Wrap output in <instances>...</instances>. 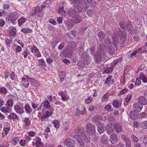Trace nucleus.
Here are the masks:
<instances>
[{"instance_id": "obj_1", "label": "nucleus", "mask_w": 147, "mask_h": 147, "mask_svg": "<svg viewBox=\"0 0 147 147\" xmlns=\"http://www.w3.org/2000/svg\"><path fill=\"white\" fill-rule=\"evenodd\" d=\"M75 132L76 134H77V135L76 134L74 135V137L76 139L78 144L81 146H83L84 145V143L80 136H81L86 142H90L91 138L94 141H96L99 138L98 136H96L95 133H94V136L93 137L89 136V138H88L85 136V131L83 128H81L79 129H77Z\"/></svg>"}, {"instance_id": "obj_2", "label": "nucleus", "mask_w": 147, "mask_h": 147, "mask_svg": "<svg viewBox=\"0 0 147 147\" xmlns=\"http://www.w3.org/2000/svg\"><path fill=\"white\" fill-rule=\"evenodd\" d=\"M86 130L89 136L92 137L94 136L95 133V128L94 125L91 123H88L86 126Z\"/></svg>"}, {"instance_id": "obj_3", "label": "nucleus", "mask_w": 147, "mask_h": 147, "mask_svg": "<svg viewBox=\"0 0 147 147\" xmlns=\"http://www.w3.org/2000/svg\"><path fill=\"white\" fill-rule=\"evenodd\" d=\"M64 144L67 147H74L75 145L74 141L70 138L66 139L64 142Z\"/></svg>"}, {"instance_id": "obj_4", "label": "nucleus", "mask_w": 147, "mask_h": 147, "mask_svg": "<svg viewBox=\"0 0 147 147\" xmlns=\"http://www.w3.org/2000/svg\"><path fill=\"white\" fill-rule=\"evenodd\" d=\"M118 33L121 40L123 41V42L126 40V34L125 31H122L121 29H119L118 31Z\"/></svg>"}, {"instance_id": "obj_5", "label": "nucleus", "mask_w": 147, "mask_h": 147, "mask_svg": "<svg viewBox=\"0 0 147 147\" xmlns=\"http://www.w3.org/2000/svg\"><path fill=\"white\" fill-rule=\"evenodd\" d=\"M130 118L133 120H135L138 118L139 115L138 112L136 111H131L129 113Z\"/></svg>"}, {"instance_id": "obj_6", "label": "nucleus", "mask_w": 147, "mask_h": 147, "mask_svg": "<svg viewBox=\"0 0 147 147\" xmlns=\"http://www.w3.org/2000/svg\"><path fill=\"white\" fill-rule=\"evenodd\" d=\"M114 127V125L111 123H109L107 124L106 128L109 135H110L113 133Z\"/></svg>"}, {"instance_id": "obj_7", "label": "nucleus", "mask_w": 147, "mask_h": 147, "mask_svg": "<svg viewBox=\"0 0 147 147\" xmlns=\"http://www.w3.org/2000/svg\"><path fill=\"white\" fill-rule=\"evenodd\" d=\"M104 53H101L100 52H97L95 54V63H98L101 61L102 60V55H103Z\"/></svg>"}, {"instance_id": "obj_8", "label": "nucleus", "mask_w": 147, "mask_h": 147, "mask_svg": "<svg viewBox=\"0 0 147 147\" xmlns=\"http://www.w3.org/2000/svg\"><path fill=\"white\" fill-rule=\"evenodd\" d=\"M9 19L13 21L16 20L19 17V14L17 12H13L10 14Z\"/></svg>"}, {"instance_id": "obj_9", "label": "nucleus", "mask_w": 147, "mask_h": 147, "mask_svg": "<svg viewBox=\"0 0 147 147\" xmlns=\"http://www.w3.org/2000/svg\"><path fill=\"white\" fill-rule=\"evenodd\" d=\"M26 78L28 79L31 82L32 85L33 86L38 87L40 85L39 83L36 80L32 78H30L28 76H26Z\"/></svg>"}, {"instance_id": "obj_10", "label": "nucleus", "mask_w": 147, "mask_h": 147, "mask_svg": "<svg viewBox=\"0 0 147 147\" xmlns=\"http://www.w3.org/2000/svg\"><path fill=\"white\" fill-rule=\"evenodd\" d=\"M64 7V4L63 3H61L59 5V9L58 13H59L61 14L63 16L65 17L66 16V13L65 11H64L63 8Z\"/></svg>"}, {"instance_id": "obj_11", "label": "nucleus", "mask_w": 147, "mask_h": 147, "mask_svg": "<svg viewBox=\"0 0 147 147\" xmlns=\"http://www.w3.org/2000/svg\"><path fill=\"white\" fill-rule=\"evenodd\" d=\"M110 141L113 144L117 143L118 141V138L117 134H113L110 136Z\"/></svg>"}, {"instance_id": "obj_12", "label": "nucleus", "mask_w": 147, "mask_h": 147, "mask_svg": "<svg viewBox=\"0 0 147 147\" xmlns=\"http://www.w3.org/2000/svg\"><path fill=\"white\" fill-rule=\"evenodd\" d=\"M112 39L113 41V43L115 47L117 46V44H118L119 42V38L117 32L115 33L112 37Z\"/></svg>"}, {"instance_id": "obj_13", "label": "nucleus", "mask_w": 147, "mask_h": 147, "mask_svg": "<svg viewBox=\"0 0 147 147\" xmlns=\"http://www.w3.org/2000/svg\"><path fill=\"white\" fill-rule=\"evenodd\" d=\"M134 108L138 112H140L143 108V105L141 103L139 102L135 103L133 105Z\"/></svg>"}, {"instance_id": "obj_14", "label": "nucleus", "mask_w": 147, "mask_h": 147, "mask_svg": "<svg viewBox=\"0 0 147 147\" xmlns=\"http://www.w3.org/2000/svg\"><path fill=\"white\" fill-rule=\"evenodd\" d=\"M72 20L74 23L77 24L80 22L82 20V18L80 16L76 15L73 17Z\"/></svg>"}, {"instance_id": "obj_15", "label": "nucleus", "mask_w": 147, "mask_h": 147, "mask_svg": "<svg viewBox=\"0 0 147 147\" xmlns=\"http://www.w3.org/2000/svg\"><path fill=\"white\" fill-rule=\"evenodd\" d=\"M9 34L11 36H13L16 35V28L14 26H11L8 28Z\"/></svg>"}, {"instance_id": "obj_16", "label": "nucleus", "mask_w": 147, "mask_h": 147, "mask_svg": "<svg viewBox=\"0 0 147 147\" xmlns=\"http://www.w3.org/2000/svg\"><path fill=\"white\" fill-rule=\"evenodd\" d=\"M14 109L17 113L21 114L24 112L23 107H20L18 105H16L14 107Z\"/></svg>"}, {"instance_id": "obj_17", "label": "nucleus", "mask_w": 147, "mask_h": 147, "mask_svg": "<svg viewBox=\"0 0 147 147\" xmlns=\"http://www.w3.org/2000/svg\"><path fill=\"white\" fill-rule=\"evenodd\" d=\"M114 125L115 130L117 133H120L122 131L123 128L121 124L119 123H116Z\"/></svg>"}, {"instance_id": "obj_18", "label": "nucleus", "mask_w": 147, "mask_h": 147, "mask_svg": "<svg viewBox=\"0 0 147 147\" xmlns=\"http://www.w3.org/2000/svg\"><path fill=\"white\" fill-rule=\"evenodd\" d=\"M105 129V126L103 124L100 123L97 126V130L100 134H102L104 132Z\"/></svg>"}, {"instance_id": "obj_19", "label": "nucleus", "mask_w": 147, "mask_h": 147, "mask_svg": "<svg viewBox=\"0 0 147 147\" xmlns=\"http://www.w3.org/2000/svg\"><path fill=\"white\" fill-rule=\"evenodd\" d=\"M138 101L142 105H146L147 104V100L146 98L143 96H141L138 98Z\"/></svg>"}, {"instance_id": "obj_20", "label": "nucleus", "mask_w": 147, "mask_h": 147, "mask_svg": "<svg viewBox=\"0 0 147 147\" xmlns=\"http://www.w3.org/2000/svg\"><path fill=\"white\" fill-rule=\"evenodd\" d=\"M77 13V10L76 8L74 7L73 9L70 8L67 11V14L70 16L73 15Z\"/></svg>"}, {"instance_id": "obj_21", "label": "nucleus", "mask_w": 147, "mask_h": 147, "mask_svg": "<svg viewBox=\"0 0 147 147\" xmlns=\"http://www.w3.org/2000/svg\"><path fill=\"white\" fill-rule=\"evenodd\" d=\"M105 49V45L103 44H100L99 46L98 52H100V53H102V54H104Z\"/></svg>"}, {"instance_id": "obj_22", "label": "nucleus", "mask_w": 147, "mask_h": 147, "mask_svg": "<svg viewBox=\"0 0 147 147\" xmlns=\"http://www.w3.org/2000/svg\"><path fill=\"white\" fill-rule=\"evenodd\" d=\"M22 79L23 86L26 88H27L29 86V80L27 78L26 79L24 77H22Z\"/></svg>"}, {"instance_id": "obj_23", "label": "nucleus", "mask_w": 147, "mask_h": 147, "mask_svg": "<svg viewBox=\"0 0 147 147\" xmlns=\"http://www.w3.org/2000/svg\"><path fill=\"white\" fill-rule=\"evenodd\" d=\"M24 109L26 112L28 113H31L32 111V109L28 104H25L24 106Z\"/></svg>"}, {"instance_id": "obj_24", "label": "nucleus", "mask_w": 147, "mask_h": 147, "mask_svg": "<svg viewBox=\"0 0 147 147\" xmlns=\"http://www.w3.org/2000/svg\"><path fill=\"white\" fill-rule=\"evenodd\" d=\"M74 23L71 20H68L66 22V26L69 28H70L74 25Z\"/></svg>"}, {"instance_id": "obj_25", "label": "nucleus", "mask_w": 147, "mask_h": 147, "mask_svg": "<svg viewBox=\"0 0 147 147\" xmlns=\"http://www.w3.org/2000/svg\"><path fill=\"white\" fill-rule=\"evenodd\" d=\"M112 76L111 75L109 76L107 78L105 81V84H111L113 82V80L112 79Z\"/></svg>"}, {"instance_id": "obj_26", "label": "nucleus", "mask_w": 147, "mask_h": 147, "mask_svg": "<svg viewBox=\"0 0 147 147\" xmlns=\"http://www.w3.org/2000/svg\"><path fill=\"white\" fill-rule=\"evenodd\" d=\"M146 51H147V42L145 43L144 46L142 47L138 50V53H140Z\"/></svg>"}, {"instance_id": "obj_27", "label": "nucleus", "mask_w": 147, "mask_h": 147, "mask_svg": "<svg viewBox=\"0 0 147 147\" xmlns=\"http://www.w3.org/2000/svg\"><path fill=\"white\" fill-rule=\"evenodd\" d=\"M101 117L98 115L94 116L92 118L93 121L96 123H98L99 124L100 123V120Z\"/></svg>"}, {"instance_id": "obj_28", "label": "nucleus", "mask_w": 147, "mask_h": 147, "mask_svg": "<svg viewBox=\"0 0 147 147\" xmlns=\"http://www.w3.org/2000/svg\"><path fill=\"white\" fill-rule=\"evenodd\" d=\"M59 76L60 81L62 82L63 81V79L65 78V72L64 71H61L59 73Z\"/></svg>"}, {"instance_id": "obj_29", "label": "nucleus", "mask_w": 147, "mask_h": 147, "mask_svg": "<svg viewBox=\"0 0 147 147\" xmlns=\"http://www.w3.org/2000/svg\"><path fill=\"white\" fill-rule=\"evenodd\" d=\"M52 115V113L51 112H49L48 111H47L44 114L43 116H42L41 117V119L42 120H45L46 119H47L50 116H51Z\"/></svg>"}, {"instance_id": "obj_30", "label": "nucleus", "mask_w": 147, "mask_h": 147, "mask_svg": "<svg viewBox=\"0 0 147 147\" xmlns=\"http://www.w3.org/2000/svg\"><path fill=\"white\" fill-rule=\"evenodd\" d=\"M38 66H41L43 67H44L46 66L45 61L43 59H42L38 60Z\"/></svg>"}, {"instance_id": "obj_31", "label": "nucleus", "mask_w": 147, "mask_h": 147, "mask_svg": "<svg viewBox=\"0 0 147 147\" xmlns=\"http://www.w3.org/2000/svg\"><path fill=\"white\" fill-rule=\"evenodd\" d=\"M98 36L100 40H102L103 38L105 37V34L102 32H99L98 33Z\"/></svg>"}, {"instance_id": "obj_32", "label": "nucleus", "mask_w": 147, "mask_h": 147, "mask_svg": "<svg viewBox=\"0 0 147 147\" xmlns=\"http://www.w3.org/2000/svg\"><path fill=\"white\" fill-rule=\"evenodd\" d=\"M122 60V59L121 57L115 59L111 63V65L113 66V67H114L118 62L121 61Z\"/></svg>"}, {"instance_id": "obj_33", "label": "nucleus", "mask_w": 147, "mask_h": 147, "mask_svg": "<svg viewBox=\"0 0 147 147\" xmlns=\"http://www.w3.org/2000/svg\"><path fill=\"white\" fill-rule=\"evenodd\" d=\"M105 44L109 46H111L112 45V42L109 37H107L105 40Z\"/></svg>"}, {"instance_id": "obj_34", "label": "nucleus", "mask_w": 147, "mask_h": 147, "mask_svg": "<svg viewBox=\"0 0 147 147\" xmlns=\"http://www.w3.org/2000/svg\"><path fill=\"white\" fill-rule=\"evenodd\" d=\"M42 105H43V106L47 109L49 108L50 106V104L48 100H45Z\"/></svg>"}, {"instance_id": "obj_35", "label": "nucleus", "mask_w": 147, "mask_h": 147, "mask_svg": "<svg viewBox=\"0 0 147 147\" xmlns=\"http://www.w3.org/2000/svg\"><path fill=\"white\" fill-rule=\"evenodd\" d=\"M1 111L5 113H10L11 112V109L7 107H3L1 109Z\"/></svg>"}, {"instance_id": "obj_36", "label": "nucleus", "mask_w": 147, "mask_h": 147, "mask_svg": "<svg viewBox=\"0 0 147 147\" xmlns=\"http://www.w3.org/2000/svg\"><path fill=\"white\" fill-rule=\"evenodd\" d=\"M140 138L141 140L145 144L147 143V135H143L141 136Z\"/></svg>"}, {"instance_id": "obj_37", "label": "nucleus", "mask_w": 147, "mask_h": 147, "mask_svg": "<svg viewBox=\"0 0 147 147\" xmlns=\"http://www.w3.org/2000/svg\"><path fill=\"white\" fill-rule=\"evenodd\" d=\"M24 122H25V126L26 127L29 126L31 123V121L27 117L25 118Z\"/></svg>"}, {"instance_id": "obj_38", "label": "nucleus", "mask_w": 147, "mask_h": 147, "mask_svg": "<svg viewBox=\"0 0 147 147\" xmlns=\"http://www.w3.org/2000/svg\"><path fill=\"white\" fill-rule=\"evenodd\" d=\"M7 117L9 118H10L12 119H16L17 118V115L16 114L13 113L8 115Z\"/></svg>"}, {"instance_id": "obj_39", "label": "nucleus", "mask_w": 147, "mask_h": 147, "mask_svg": "<svg viewBox=\"0 0 147 147\" xmlns=\"http://www.w3.org/2000/svg\"><path fill=\"white\" fill-rule=\"evenodd\" d=\"M9 130L10 129L8 127L5 128L4 129L2 133L3 136V137L7 135Z\"/></svg>"}, {"instance_id": "obj_40", "label": "nucleus", "mask_w": 147, "mask_h": 147, "mask_svg": "<svg viewBox=\"0 0 147 147\" xmlns=\"http://www.w3.org/2000/svg\"><path fill=\"white\" fill-rule=\"evenodd\" d=\"M26 19L24 17L19 19L18 21V24L19 26H21L25 21Z\"/></svg>"}, {"instance_id": "obj_41", "label": "nucleus", "mask_w": 147, "mask_h": 147, "mask_svg": "<svg viewBox=\"0 0 147 147\" xmlns=\"http://www.w3.org/2000/svg\"><path fill=\"white\" fill-rule=\"evenodd\" d=\"M62 99L63 100H66L69 98V96L67 94L63 93L61 94Z\"/></svg>"}, {"instance_id": "obj_42", "label": "nucleus", "mask_w": 147, "mask_h": 147, "mask_svg": "<svg viewBox=\"0 0 147 147\" xmlns=\"http://www.w3.org/2000/svg\"><path fill=\"white\" fill-rule=\"evenodd\" d=\"M119 25L121 28L122 29H125L126 26V24L125 22L123 21H121L119 23Z\"/></svg>"}, {"instance_id": "obj_43", "label": "nucleus", "mask_w": 147, "mask_h": 147, "mask_svg": "<svg viewBox=\"0 0 147 147\" xmlns=\"http://www.w3.org/2000/svg\"><path fill=\"white\" fill-rule=\"evenodd\" d=\"M6 106L8 107H11L13 106V102L12 100L9 99L7 102Z\"/></svg>"}, {"instance_id": "obj_44", "label": "nucleus", "mask_w": 147, "mask_h": 147, "mask_svg": "<svg viewBox=\"0 0 147 147\" xmlns=\"http://www.w3.org/2000/svg\"><path fill=\"white\" fill-rule=\"evenodd\" d=\"M101 141L102 143L104 144H106L107 143V139L104 136L100 138Z\"/></svg>"}, {"instance_id": "obj_45", "label": "nucleus", "mask_w": 147, "mask_h": 147, "mask_svg": "<svg viewBox=\"0 0 147 147\" xmlns=\"http://www.w3.org/2000/svg\"><path fill=\"white\" fill-rule=\"evenodd\" d=\"M21 54L23 55L24 58H26L27 57L28 55L29 54V52L27 50H26L23 51L21 53Z\"/></svg>"}, {"instance_id": "obj_46", "label": "nucleus", "mask_w": 147, "mask_h": 147, "mask_svg": "<svg viewBox=\"0 0 147 147\" xmlns=\"http://www.w3.org/2000/svg\"><path fill=\"white\" fill-rule=\"evenodd\" d=\"M71 2L73 4H81L83 3L82 0H71Z\"/></svg>"}, {"instance_id": "obj_47", "label": "nucleus", "mask_w": 147, "mask_h": 147, "mask_svg": "<svg viewBox=\"0 0 147 147\" xmlns=\"http://www.w3.org/2000/svg\"><path fill=\"white\" fill-rule=\"evenodd\" d=\"M120 104V103L119 101L116 100H114L113 103V106L116 108H118Z\"/></svg>"}, {"instance_id": "obj_48", "label": "nucleus", "mask_w": 147, "mask_h": 147, "mask_svg": "<svg viewBox=\"0 0 147 147\" xmlns=\"http://www.w3.org/2000/svg\"><path fill=\"white\" fill-rule=\"evenodd\" d=\"M66 48L67 49V52L70 53H71L73 52L74 49L72 47L70 46V45L69 46H68L66 47Z\"/></svg>"}, {"instance_id": "obj_49", "label": "nucleus", "mask_w": 147, "mask_h": 147, "mask_svg": "<svg viewBox=\"0 0 147 147\" xmlns=\"http://www.w3.org/2000/svg\"><path fill=\"white\" fill-rule=\"evenodd\" d=\"M31 30V29L28 28H24L21 30V31L25 34L30 32Z\"/></svg>"}, {"instance_id": "obj_50", "label": "nucleus", "mask_w": 147, "mask_h": 147, "mask_svg": "<svg viewBox=\"0 0 147 147\" xmlns=\"http://www.w3.org/2000/svg\"><path fill=\"white\" fill-rule=\"evenodd\" d=\"M113 66L112 65L111 67H109L107 68V69H106L105 70V72L107 73H110V72H111L113 71V69L114 67H113Z\"/></svg>"}, {"instance_id": "obj_51", "label": "nucleus", "mask_w": 147, "mask_h": 147, "mask_svg": "<svg viewBox=\"0 0 147 147\" xmlns=\"http://www.w3.org/2000/svg\"><path fill=\"white\" fill-rule=\"evenodd\" d=\"M126 27L128 30H132L133 28L132 27V24L129 22H127L126 24Z\"/></svg>"}, {"instance_id": "obj_52", "label": "nucleus", "mask_w": 147, "mask_h": 147, "mask_svg": "<svg viewBox=\"0 0 147 147\" xmlns=\"http://www.w3.org/2000/svg\"><path fill=\"white\" fill-rule=\"evenodd\" d=\"M84 65L82 62H79L78 63V68L79 69L83 68L84 67Z\"/></svg>"}, {"instance_id": "obj_53", "label": "nucleus", "mask_w": 147, "mask_h": 147, "mask_svg": "<svg viewBox=\"0 0 147 147\" xmlns=\"http://www.w3.org/2000/svg\"><path fill=\"white\" fill-rule=\"evenodd\" d=\"M74 8H76V10H77V13H80L82 9V8H81L79 5H77L76 7H74Z\"/></svg>"}, {"instance_id": "obj_54", "label": "nucleus", "mask_w": 147, "mask_h": 147, "mask_svg": "<svg viewBox=\"0 0 147 147\" xmlns=\"http://www.w3.org/2000/svg\"><path fill=\"white\" fill-rule=\"evenodd\" d=\"M53 123L54 125V126L56 128H57L59 127V124L58 121L57 120H54L53 122Z\"/></svg>"}, {"instance_id": "obj_55", "label": "nucleus", "mask_w": 147, "mask_h": 147, "mask_svg": "<svg viewBox=\"0 0 147 147\" xmlns=\"http://www.w3.org/2000/svg\"><path fill=\"white\" fill-rule=\"evenodd\" d=\"M95 49L94 47H91L90 48V52L91 54L94 55Z\"/></svg>"}, {"instance_id": "obj_56", "label": "nucleus", "mask_w": 147, "mask_h": 147, "mask_svg": "<svg viewBox=\"0 0 147 147\" xmlns=\"http://www.w3.org/2000/svg\"><path fill=\"white\" fill-rule=\"evenodd\" d=\"M130 138L132 139V140L134 141L135 142H137L138 140V138L136 136L133 135L131 136Z\"/></svg>"}, {"instance_id": "obj_57", "label": "nucleus", "mask_w": 147, "mask_h": 147, "mask_svg": "<svg viewBox=\"0 0 147 147\" xmlns=\"http://www.w3.org/2000/svg\"><path fill=\"white\" fill-rule=\"evenodd\" d=\"M96 107L93 105H91L89 108V110L90 112H92L94 110Z\"/></svg>"}, {"instance_id": "obj_58", "label": "nucleus", "mask_w": 147, "mask_h": 147, "mask_svg": "<svg viewBox=\"0 0 147 147\" xmlns=\"http://www.w3.org/2000/svg\"><path fill=\"white\" fill-rule=\"evenodd\" d=\"M46 61L49 64H51V63H53L54 61L50 57L47 58L46 59Z\"/></svg>"}, {"instance_id": "obj_59", "label": "nucleus", "mask_w": 147, "mask_h": 147, "mask_svg": "<svg viewBox=\"0 0 147 147\" xmlns=\"http://www.w3.org/2000/svg\"><path fill=\"white\" fill-rule=\"evenodd\" d=\"M111 107V106L110 105H107L105 107V109L108 111L110 112L112 110Z\"/></svg>"}, {"instance_id": "obj_60", "label": "nucleus", "mask_w": 147, "mask_h": 147, "mask_svg": "<svg viewBox=\"0 0 147 147\" xmlns=\"http://www.w3.org/2000/svg\"><path fill=\"white\" fill-rule=\"evenodd\" d=\"M142 126L144 129H146L147 127V121H145L142 123Z\"/></svg>"}, {"instance_id": "obj_61", "label": "nucleus", "mask_w": 147, "mask_h": 147, "mask_svg": "<svg viewBox=\"0 0 147 147\" xmlns=\"http://www.w3.org/2000/svg\"><path fill=\"white\" fill-rule=\"evenodd\" d=\"M125 141L127 145V147H130L131 145V142L130 140L128 139H126Z\"/></svg>"}, {"instance_id": "obj_62", "label": "nucleus", "mask_w": 147, "mask_h": 147, "mask_svg": "<svg viewBox=\"0 0 147 147\" xmlns=\"http://www.w3.org/2000/svg\"><path fill=\"white\" fill-rule=\"evenodd\" d=\"M76 43L74 41H72L70 42V46L72 47L73 48H75L76 46Z\"/></svg>"}, {"instance_id": "obj_63", "label": "nucleus", "mask_w": 147, "mask_h": 147, "mask_svg": "<svg viewBox=\"0 0 147 147\" xmlns=\"http://www.w3.org/2000/svg\"><path fill=\"white\" fill-rule=\"evenodd\" d=\"M109 96V95L108 94H106L102 98V100L103 101H105L107 100Z\"/></svg>"}, {"instance_id": "obj_64", "label": "nucleus", "mask_w": 147, "mask_h": 147, "mask_svg": "<svg viewBox=\"0 0 147 147\" xmlns=\"http://www.w3.org/2000/svg\"><path fill=\"white\" fill-rule=\"evenodd\" d=\"M135 84L137 85H140L141 84V81L140 79L139 78L137 79L135 82Z\"/></svg>"}]
</instances>
